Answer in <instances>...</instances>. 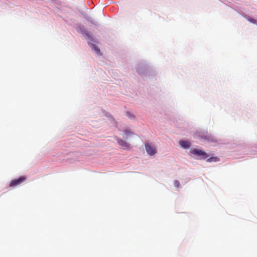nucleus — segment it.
Wrapping results in <instances>:
<instances>
[{
	"label": "nucleus",
	"instance_id": "1",
	"mask_svg": "<svg viewBox=\"0 0 257 257\" xmlns=\"http://www.w3.org/2000/svg\"><path fill=\"white\" fill-rule=\"evenodd\" d=\"M145 147L147 153L150 156H154L157 153L156 149L153 145L147 142L145 143Z\"/></svg>",
	"mask_w": 257,
	"mask_h": 257
},
{
	"label": "nucleus",
	"instance_id": "2",
	"mask_svg": "<svg viewBox=\"0 0 257 257\" xmlns=\"http://www.w3.org/2000/svg\"><path fill=\"white\" fill-rule=\"evenodd\" d=\"M190 152L195 156L200 157L201 159H206L208 157V155L206 152L198 149H192L190 151Z\"/></svg>",
	"mask_w": 257,
	"mask_h": 257
},
{
	"label": "nucleus",
	"instance_id": "3",
	"mask_svg": "<svg viewBox=\"0 0 257 257\" xmlns=\"http://www.w3.org/2000/svg\"><path fill=\"white\" fill-rule=\"evenodd\" d=\"M26 180V177L24 176L20 177V178L13 180L10 183L9 186L11 187H16L23 182H24Z\"/></svg>",
	"mask_w": 257,
	"mask_h": 257
},
{
	"label": "nucleus",
	"instance_id": "4",
	"mask_svg": "<svg viewBox=\"0 0 257 257\" xmlns=\"http://www.w3.org/2000/svg\"><path fill=\"white\" fill-rule=\"evenodd\" d=\"M118 144L121 146L122 147L125 148H130V144H128L125 141L122 140L121 139H117Z\"/></svg>",
	"mask_w": 257,
	"mask_h": 257
},
{
	"label": "nucleus",
	"instance_id": "5",
	"mask_svg": "<svg viewBox=\"0 0 257 257\" xmlns=\"http://www.w3.org/2000/svg\"><path fill=\"white\" fill-rule=\"evenodd\" d=\"M179 144L184 149H187L190 147V143L187 141H180L179 142Z\"/></svg>",
	"mask_w": 257,
	"mask_h": 257
},
{
	"label": "nucleus",
	"instance_id": "6",
	"mask_svg": "<svg viewBox=\"0 0 257 257\" xmlns=\"http://www.w3.org/2000/svg\"><path fill=\"white\" fill-rule=\"evenodd\" d=\"M126 137H127V136H135V134H134L132 132H131L130 130L128 129H126L125 130H124L123 131Z\"/></svg>",
	"mask_w": 257,
	"mask_h": 257
},
{
	"label": "nucleus",
	"instance_id": "7",
	"mask_svg": "<svg viewBox=\"0 0 257 257\" xmlns=\"http://www.w3.org/2000/svg\"><path fill=\"white\" fill-rule=\"evenodd\" d=\"M218 161H219V159L217 157H212L208 158L207 160V161L208 162H217Z\"/></svg>",
	"mask_w": 257,
	"mask_h": 257
},
{
	"label": "nucleus",
	"instance_id": "8",
	"mask_svg": "<svg viewBox=\"0 0 257 257\" xmlns=\"http://www.w3.org/2000/svg\"><path fill=\"white\" fill-rule=\"evenodd\" d=\"M93 49L98 54L100 53V49L95 45H92Z\"/></svg>",
	"mask_w": 257,
	"mask_h": 257
},
{
	"label": "nucleus",
	"instance_id": "9",
	"mask_svg": "<svg viewBox=\"0 0 257 257\" xmlns=\"http://www.w3.org/2000/svg\"><path fill=\"white\" fill-rule=\"evenodd\" d=\"M247 20L250 22V23H252L253 24H256V21L253 19V18H248L247 19Z\"/></svg>",
	"mask_w": 257,
	"mask_h": 257
},
{
	"label": "nucleus",
	"instance_id": "10",
	"mask_svg": "<svg viewBox=\"0 0 257 257\" xmlns=\"http://www.w3.org/2000/svg\"><path fill=\"white\" fill-rule=\"evenodd\" d=\"M126 115L130 118H133L135 117L134 115L130 112H126Z\"/></svg>",
	"mask_w": 257,
	"mask_h": 257
},
{
	"label": "nucleus",
	"instance_id": "11",
	"mask_svg": "<svg viewBox=\"0 0 257 257\" xmlns=\"http://www.w3.org/2000/svg\"><path fill=\"white\" fill-rule=\"evenodd\" d=\"M83 34L86 35L89 39H90V40H92L93 39V38L90 36L87 33L86 31H85V32H83Z\"/></svg>",
	"mask_w": 257,
	"mask_h": 257
},
{
	"label": "nucleus",
	"instance_id": "12",
	"mask_svg": "<svg viewBox=\"0 0 257 257\" xmlns=\"http://www.w3.org/2000/svg\"><path fill=\"white\" fill-rule=\"evenodd\" d=\"M174 184L176 188H178L180 186V183L178 180H175L174 182Z\"/></svg>",
	"mask_w": 257,
	"mask_h": 257
}]
</instances>
